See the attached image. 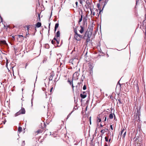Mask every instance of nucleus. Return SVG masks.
Wrapping results in <instances>:
<instances>
[{"label": "nucleus", "mask_w": 146, "mask_h": 146, "mask_svg": "<svg viewBox=\"0 0 146 146\" xmlns=\"http://www.w3.org/2000/svg\"><path fill=\"white\" fill-rule=\"evenodd\" d=\"M25 109L23 108H22L18 112L15 114V116H17L21 114H24L25 113Z\"/></svg>", "instance_id": "obj_1"}, {"label": "nucleus", "mask_w": 146, "mask_h": 146, "mask_svg": "<svg viewBox=\"0 0 146 146\" xmlns=\"http://www.w3.org/2000/svg\"><path fill=\"white\" fill-rule=\"evenodd\" d=\"M82 37V36L78 34L76 32H75V33L74 36V37L75 39L77 40H80Z\"/></svg>", "instance_id": "obj_2"}, {"label": "nucleus", "mask_w": 146, "mask_h": 146, "mask_svg": "<svg viewBox=\"0 0 146 146\" xmlns=\"http://www.w3.org/2000/svg\"><path fill=\"white\" fill-rule=\"evenodd\" d=\"M123 132H124V133L123 135V137L124 138L126 135V130H125L124 128H123L122 129V131L121 132V134Z\"/></svg>", "instance_id": "obj_3"}, {"label": "nucleus", "mask_w": 146, "mask_h": 146, "mask_svg": "<svg viewBox=\"0 0 146 146\" xmlns=\"http://www.w3.org/2000/svg\"><path fill=\"white\" fill-rule=\"evenodd\" d=\"M94 10H95V11H96L97 12H98V10L97 9H94V10L91 9L90 10L91 14L93 16L95 14V12L94 11Z\"/></svg>", "instance_id": "obj_4"}, {"label": "nucleus", "mask_w": 146, "mask_h": 146, "mask_svg": "<svg viewBox=\"0 0 146 146\" xmlns=\"http://www.w3.org/2000/svg\"><path fill=\"white\" fill-rule=\"evenodd\" d=\"M54 77V73H52L50 74V76H49V80H53V77Z\"/></svg>", "instance_id": "obj_5"}, {"label": "nucleus", "mask_w": 146, "mask_h": 146, "mask_svg": "<svg viewBox=\"0 0 146 146\" xmlns=\"http://www.w3.org/2000/svg\"><path fill=\"white\" fill-rule=\"evenodd\" d=\"M41 23L40 22H38L36 24V27L37 28H39L41 27Z\"/></svg>", "instance_id": "obj_6"}, {"label": "nucleus", "mask_w": 146, "mask_h": 146, "mask_svg": "<svg viewBox=\"0 0 146 146\" xmlns=\"http://www.w3.org/2000/svg\"><path fill=\"white\" fill-rule=\"evenodd\" d=\"M42 132V130L41 129H38L35 132V133L36 135H37L39 133H41Z\"/></svg>", "instance_id": "obj_7"}, {"label": "nucleus", "mask_w": 146, "mask_h": 146, "mask_svg": "<svg viewBox=\"0 0 146 146\" xmlns=\"http://www.w3.org/2000/svg\"><path fill=\"white\" fill-rule=\"evenodd\" d=\"M22 131V128L21 127H18V133H20Z\"/></svg>", "instance_id": "obj_8"}, {"label": "nucleus", "mask_w": 146, "mask_h": 146, "mask_svg": "<svg viewBox=\"0 0 146 146\" xmlns=\"http://www.w3.org/2000/svg\"><path fill=\"white\" fill-rule=\"evenodd\" d=\"M58 26H59V24L58 23H57L55 25V28H54V32H55L56 31L57 28L58 27Z\"/></svg>", "instance_id": "obj_9"}, {"label": "nucleus", "mask_w": 146, "mask_h": 146, "mask_svg": "<svg viewBox=\"0 0 146 146\" xmlns=\"http://www.w3.org/2000/svg\"><path fill=\"white\" fill-rule=\"evenodd\" d=\"M67 82L71 85L72 84V81L70 79H68V81H67Z\"/></svg>", "instance_id": "obj_10"}, {"label": "nucleus", "mask_w": 146, "mask_h": 146, "mask_svg": "<svg viewBox=\"0 0 146 146\" xmlns=\"http://www.w3.org/2000/svg\"><path fill=\"white\" fill-rule=\"evenodd\" d=\"M81 97L82 98H85L86 96V95L85 94H81L80 95Z\"/></svg>", "instance_id": "obj_11"}, {"label": "nucleus", "mask_w": 146, "mask_h": 146, "mask_svg": "<svg viewBox=\"0 0 146 146\" xmlns=\"http://www.w3.org/2000/svg\"><path fill=\"white\" fill-rule=\"evenodd\" d=\"M84 31V28L82 26L81 27V29L80 30V32L81 33H82Z\"/></svg>", "instance_id": "obj_12"}, {"label": "nucleus", "mask_w": 146, "mask_h": 146, "mask_svg": "<svg viewBox=\"0 0 146 146\" xmlns=\"http://www.w3.org/2000/svg\"><path fill=\"white\" fill-rule=\"evenodd\" d=\"M0 43L1 44H7L6 43V42L5 40H1L0 41Z\"/></svg>", "instance_id": "obj_13"}, {"label": "nucleus", "mask_w": 146, "mask_h": 146, "mask_svg": "<svg viewBox=\"0 0 146 146\" xmlns=\"http://www.w3.org/2000/svg\"><path fill=\"white\" fill-rule=\"evenodd\" d=\"M60 35V32L59 31H58L56 33V36L57 37H59Z\"/></svg>", "instance_id": "obj_14"}, {"label": "nucleus", "mask_w": 146, "mask_h": 146, "mask_svg": "<svg viewBox=\"0 0 146 146\" xmlns=\"http://www.w3.org/2000/svg\"><path fill=\"white\" fill-rule=\"evenodd\" d=\"M109 118L110 119H112L113 117V114L112 113L110 114L109 115Z\"/></svg>", "instance_id": "obj_15"}, {"label": "nucleus", "mask_w": 146, "mask_h": 146, "mask_svg": "<svg viewBox=\"0 0 146 146\" xmlns=\"http://www.w3.org/2000/svg\"><path fill=\"white\" fill-rule=\"evenodd\" d=\"M18 36H19V38H21L22 40H23L24 39L23 36L22 35H18Z\"/></svg>", "instance_id": "obj_16"}, {"label": "nucleus", "mask_w": 146, "mask_h": 146, "mask_svg": "<svg viewBox=\"0 0 146 146\" xmlns=\"http://www.w3.org/2000/svg\"><path fill=\"white\" fill-rule=\"evenodd\" d=\"M82 15H81V18L78 21V23H79L82 21Z\"/></svg>", "instance_id": "obj_17"}, {"label": "nucleus", "mask_w": 146, "mask_h": 146, "mask_svg": "<svg viewBox=\"0 0 146 146\" xmlns=\"http://www.w3.org/2000/svg\"><path fill=\"white\" fill-rule=\"evenodd\" d=\"M100 117V116H98L97 118L98 119V121L99 122H100L101 121V119H100V117Z\"/></svg>", "instance_id": "obj_18"}, {"label": "nucleus", "mask_w": 146, "mask_h": 146, "mask_svg": "<svg viewBox=\"0 0 146 146\" xmlns=\"http://www.w3.org/2000/svg\"><path fill=\"white\" fill-rule=\"evenodd\" d=\"M53 80H54V81L55 82L56 81V77H55L54 76V77H53Z\"/></svg>", "instance_id": "obj_19"}, {"label": "nucleus", "mask_w": 146, "mask_h": 146, "mask_svg": "<svg viewBox=\"0 0 146 146\" xmlns=\"http://www.w3.org/2000/svg\"><path fill=\"white\" fill-rule=\"evenodd\" d=\"M101 132L102 133H104L105 132V130H104V129L102 130L101 131Z\"/></svg>", "instance_id": "obj_20"}, {"label": "nucleus", "mask_w": 146, "mask_h": 146, "mask_svg": "<svg viewBox=\"0 0 146 146\" xmlns=\"http://www.w3.org/2000/svg\"><path fill=\"white\" fill-rule=\"evenodd\" d=\"M53 89V87H52L50 90V94L51 93Z\"/></svg>", "instance_id": "obj_21"}, {"label": "nucleus", "mask_w": 146, "mask_h": 146, "mask_svg": "<svg viewBox=\"0 0 146 146\" xmlns=\"http://www.w3.org/2000/svg\"><path fill=\"white\" fill-rule=\"evenodd\" d=\"M38 18H39V21H40V14H38Z\"/></svg>", "instance_id": "obj_22"}, {"label": "nucleus", "mask_w": 146, "mask_h": 146, "mask_svg": "<svg viewBox=\"0 0 146 146\" xmlns=\"http://www.w3.org/2000/svg\"><path fill=\"white\" fill-rule=\"evenodd\" d=\"M83 89L84 90H85L86 89V86L85 85L83 87Z\"/></svg>", "instance_id": "obj_23"}, {"label": "nucleus", "mask_w": 146, "mask_h": 146, "mask_svg": "<svg viewBox=\"0 0 146 146\" xmlns=\"http://www.w3.org/2000/svg\"><path fill=\"white\" fill-rule=\"evenodd\" d=\"M105 139L106 141H108V138L107 137H105Z\"/></svg>", "instance_id": "obj_24"}, {"label": "nucleus", "mask_w": 146, "mask_h": 146, "mask_svg": "<svg viewBox=\"0 0 146 146\" xmlns=\"http://www.w3.org/2000/svg\"><path fill=\"white\" fill-rule=\"evenodd\" d=\"M55 41H54L53 40H52L51 41V43L53 44H54L55 43Z\"/></svg>", "instance_id": "obj_25"}, {"label": "nucleus", "mask_w": 146, "mask_h": 146, "mask_svg": "<svg viewBox=\"0 0 146 146\" xmlns=\"http://www.w3.org/2000/svg\"><path fill=\"white\" fill-rule=\"evenodd\" d=\"M29 34L28 33V34H27L26 35V36L25 37V38H26L27 37H28L29 36H28V35H29Z\"/></svg>", "instance_id": "obj_26"}, {"label": "nucleus", "mask_w": 146, "mask_h": 146, "mask_svg": "<svg viewBox=\"0 0 146 146\" xmlns=\"http://www.w3.org/2000/svg\"><path fill=\"white\" fill-rule=\"evenodd\" d=\"M50 23H49V26H48V31H49L50 30Z\"/></svg>", "instance_id": "obj_27"}, {"label": "nucleus", "mask_w": 146, "mask_h": 146, "mask_svg": "<svg viewBox=\"0 0 146 146\" xmlns=\"http://www.w3.org/2000/svg\"><path fill=\"white\" fill-rule=\"evenodd\" d=\"M75 4H76V7H77V6H78V3L77 2H76L75 3Z\"/></svg>", "instance_id": "obj_28"}, {"label": "nucleus", "mask_w": 146, "mask_h": 146, "mask_svg": "<svg viewBox=\"0 0 146 146\" xmlns=\"http://www.w3.org/2000/svg\"><path fill=\"white\" fill-rule=\"evenodd\" d=\"M80 3L82 4V5H83V3H82V1L81 0H80Z\"/></svg>", "instance_id": "obj_29"}, {"label": "nucleus", "mask_w": 146, "mask_h": 146, "mask_svg": "<svg viewBox=\"0 0 146 146\" xmlns=\"http://www.w3.org/2000/svg\"><path fill=\"white\" fill-rule=\"evenodd\" d=\"M110 128L111 130H113V128L112 127V125H110Z\"/></svg>", "instance_id": "obj_30"}, {"label": "nucleus", "mask_w": 146, "mask_h": 146, "mask_svg": "<svg viewBox=\"0 0 146 146\" xmlns=\"http://www.w3.org/2000/svg\"><path fill=\"white\" fill-rule=\"evenodd\" d=\"M29 64L28 63H26V64L25 68H26V67Z\"/></svg>", "instance_id": "obj_31"}, {"label": "nucleus", "mask_w": 146, "mask_h": 146, "mask_svg": "<svg viewBox=\"0 0 146 146\" xmlns=\"http://www.w3.org/2000/svg\"><path fill=\"white\" fill-rule=\"evenodd\" d=\"M4 29H7V27H6V26H5L4 25Z\"/></svg>", "instance_id": "obj_32"}, {"label": "nucleus", "mask_w": 146, "mask_h": 146, "mask_svg": "<svg viewBox=\"0 0 146 146\" xmlns=\"http://www.w3.org/2000/svg\"><path fill=\"white\" fill-rule=\"evenodd\" d=\"M56 42L58 44H59V41L58 40H56Z\"/></svg>", "instance_id": "obj_33"}, {"label": "nucleus", "mask_w": 146, "mask_h": 146, "mask_svg": "<svg viewBox=\"0 0 146 146\" xmlns=\"http://www.w3.org/2000/svg\"><path fill=\"white\" fill-rule=\"evenodd\" d=\"M89 38H88L87 39V40H86V41H87V42H89Z\"/></svg>", "instance_id": "obj_34"}, {"label": "nucleus", "mask_w": 146, "mask_h": 146, "mask_svg": "<svg viewBox=\"0 0 146 146\" xmlns=\"http://www.w3.org/2000/svg\"><path fill=\"white\" fill-rule=\"evenodd\" d=\"M71 85H72V88L73 89L74 87V86L73 85V83H72V84Z\"/></svg>", "instance_id": "obj_35"}, {"label": "nucleus", "mask_w": 146, "mask_h": 146, "mask_svg": "<svg viewBox=\"0 0 146 146\" xmlns=\"http://www.w3.org/2000/svg\"><path fill=\"white\" fill-rule=\"evenodd\" d=\"M106 117L105 116V119H104V121H106Z\"/></svg>", "instance_id": "obj_36"}, {"label": "nucleus", "mask_w": 146, "mask_h": 146, "mask_svg": "<svg viewBox=\"0 0 146 146\" xmlns=\"http://www.w3.org/2000/svg\"><path fill=\"white\" fill-rule=\"evenodd\" d=\"M53 40H55L56 41V40H57V39L55 37H54V38Z\"/></svg>", "instance_id": "obj_37"}, {"label": "nucleus", "mask_w": 146, "mask_h": 146, "mask_svg": "<svg viewBox=\"0 0 146 146\" xmlns=\"http://www.w3.org/2000/svg\"><path fill=\"white\" fill-rule=\"evenodd\" d=\"M105 131H106L108 130V129H105Z\"/></svg>", "instance_id": "obj_38"}, {"label": "nucleus", "mask_w": 146, "mask_h": 146, "mask_svg": "<svg viewBox=\"0 0 146 146\" xmlns=\"http://www.w3.org/2000/svg\"><path fill=\"white\" fill-rule=\"evenodd\" d=\"M0 18H1V21L0 22H1L2 21V19L1 16H0Z\"/></svg>", "instance_id": "obj_39"}, {"label": "nucleus", "mask_w": 146, "mask_h": 146, "mask_svg": "<svg viewBox=\"0 0 146 146\" xmlns=\"http://www.w3.org/2000/svg\"><path fill=\"white\" fill-rule=\"evenodd\" d=\"M31 102L32 105V106L33 105V99L31 100Z\"/></svg>", "instance_id": "obj_40"}, {"label": "nucleus", "mask_w": 146, "mask_h": 146, "mask_svg": "<svg viewBox=\"0 0 146 146\" xmlns=\"http://www.w3.org/2000/svg\"><path fill=\"white\" fill-rule=\"evenodd\" d=\"M27 27V30L28 31H29V26H28Z\"/></svg>", "instance_id": "obj_41"}, {"label": "nucleus", "mask_w": 146, "mask_h": 146, "mask_svg": "<svg viewBox=\"0 0 146 146\" xmlns=\"http://www.w3.org/2000/svg\"><path fill=\"white\" fill-rule=\"evenodd\" d=\"M90 124H91V119H90Z\"/></svg>", "instance_id": "obj_42"}, {"label": "nucleus", "mask_w": 146, "mask_h": 146, "mask_svg": "<svg viewBox=\"0 0 146 146\" xmlns=\"http://www.w3.org/2000/svg\"><path fill=\"white\" fill-rule=\"evenodd\" d=\"M97 5L98 7L100 6V5L99 4H98Z\"/></svg>", "instance_id": "obj_43"}, {"label": "nucleus", "mask_w": 146, "mask_h": 146, "mask_svg": "<svg viewBox=\"0 0 146 146\" xmlns=\"http://www.w3.org/2000/svg\"><path fill=\"white\" fill-rule=\"evenodd\" d=\"M100 126L101 127H103V125L101 124H100Z\"/></svg>", "instance_id": "obj_44"}, {"label": "nucleus", "mask_w": 146, "mask_h": 146, "mask_svg": "<svg viewBox=\"0 0 146 146\" xmlns=\"http://www.w3.org/2000/svg\"><path fill=\"white\" fill-rule=\"evenodd\" d=\"M62 65V63H61L60 66H61Z\"/></svg>", "instance_id": "obj_45"}, {"label": "nucleus", "mask_w": 146, "mask_h": 146, "mask_svg": "<svg viewBox=\"0 0 146 146\" xmlns=\"http://www.w3.org/2000/svg\"><path fill=\"white\" fill-rule=\"evenodd\" d=\"M111 140V139H110L109 140V141L110 142Z\"/></svg>", "instance_id": "obj_46"}, {"label": "nucleus", "mask_w": 146, "mask_h": 146, "mask_svg": "<svg viewBox=\"0 0 146 146\" xmlns=\"http://www.w3.org/2000/svg\"><path fill=\"white\" fill-rule=\"evenodd\" d=\"M101 11H99V13H100V12H101ZM100 13H99L98 15H99V14Z\"/></svg>", "instance_id": "obj_47"}, {"label": "nucleus", "mask_w": 146, "mask_h": 146, "mask_svg": "<svg viewBox=\"0 0 146 146\" xmlns=\"http://www.w3.org/2000/svg\"><path fill=\"white\" fill-rule=\"evenodd\" d=\"M70 115V114H69V115H68V116H69V115Z\"/></svg>", "instance_id": "obj_48"}, {"label": "nucleus", "mask_w": 146, "mask_h": 146, "mask_svg": "<svg viewBox=\"0 0 146 146\" xmlns=\"http://www.w3.org/2000/svg\"><path fill=\"white\" fill-rule=\"evenodd\" d=\"M105 146H107V145H105Z\"/></svg>", "instance_id": "obj_49"}, {"label": "nucleus", "mask_w": 146, "mask_h": 146, "mask_svg": "<svg viewBox=\"0 0 146 146\" xmlns=\"http://www.w3.org/2000/svg\"><path fill=\"white\" fill-rule=\"evenodd\" d=\"M119 100V102H120V100Z\"/></svg>", "instance_id": "obj_50"}, {"label": "nucleus", "mask_w": 146, "mask_h": 146, "mask_svg": "<svg viewBox=\"0 0 146 146\" xmlns=\"http://www.w3.org/2000/svg\"><path fill=\"white\" fill-rule=\"evenodd\" d=\"M35 30L36 31V29H35Z\"/></svg>", "instance_id": "obj_51"}, {"label": "nucleus", "mask_w": 146, "mask_h": 146, "mask_svg": "<svg viewBox=\"0 0 146 146\" xmlns=\"http://www.w3.org/2000/svg\"><path fill=\"white\" fill-rule=\"evenodd\" d=\"M13 38H14V37L13 36Z\"/></svg>", "instance_id": "obj_52"}, {"label": "nucleus", "mask_w": 146, "mask_h": 146, "mask_svg": "<svg viewBox=\"0 0 146 146\" xmlns=\"http://www.w3.org/2000/svg\"><path fill=\"white\" fill-rule=\"evenodd\" d=\"M62 67H63V65L62 66Z\"/></svg>", "instance_id": "obj_53"}]
</instances>
